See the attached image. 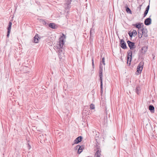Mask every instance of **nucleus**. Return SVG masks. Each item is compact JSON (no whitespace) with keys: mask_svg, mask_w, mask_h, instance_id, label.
I'll return each mask as SVG.
<instances>
[{"mask_svg":"<svg viewBox=\"0 0 157 157\" xmlns=\"http://www.w3.org/2000/svg\"><path fill=\"white\" fill-rule=\"evenodd\" d=\"M105 59L104 57H103L102 58V60L101 61V63L102 62V63L104 65H105Z\"/></svg>","mask_w":157,"mask_h":157,"instance_id":"c85d7f7f","label":"nucleus"},{"mask_svg":"<svg viewBox=\"0 0 157 157\" xmlns=\"http://www.w3.org/2000/svg\"><path fill=\"white\" fill-rule=\"evenodd\" d=\"M143 26V23H138L137 24H133V25L136 28L138 29L141 28L142 25Z\"/></svg>","mask_w":157,"mask_h":157,"instance_id":"ddd939ff","label":"nucleus"},{"mask_svg":"<svg viewBox=\"0 0 157 157\" xmlns=\"http://www.w3.org/2000/svg\"><path fill=\"white\" fill-rule=\"evenodd\" d=\"M125 7L127 13L131 14L132 13V11L128 7L127 5H126Z\"/></svg>","mask_w":157,"mask_h":157,"instance_id":"a211bd4d","label":"nucleus"},{"mask_svg":"<svg viewBox=\"0 0 157 157\" xmlns=\"http://www.w3.org/2000/svg\"><path fill=\"white\" fill-rule=\"evenodd\" d=\"M82 136H79L77 137L74 141V143L72 144V145H73L75 144H77L81 142L82 140Z\"/></svg>","mask_w":157,"mask_h":157,"instance_id":"6e6552de","label":"nucleus"},{"mask_svg":"<svg viewBox=\"0 0 157 157\" xmlns=\"http://www.w3.org/2000/svg\"><path fill=\"white\" fill-rule=\"evenodd\" d=\"M144 65V62H140L138 64L137 67L136 72L138 75H139L141 73V71L143 68Z\"/></svg>","mask_w":157,"mask_h":157,"instance_id":"f03ea898","label":"nucleus"},{"mask_svg":"<svg viewBox=\"0 0 157 157\" xmlns=\"http://www.w3.org/2000/svg\"><path fill=\"white\" fill-rule=\"evenodd\" d=\"M138 37L140 38H141L142 36L143 33H138Z\"/></svg>","mask_w":157,"mask_h":157,"instance_id":"cd10ccee","label":"nucleus"},{"mask_svg":"<svg viewBox=\"0 0 157 157\" xmlns=\"http://www.w3.org/2000/svg\"><path fill=\"white\" fill-rule=\"evenodd\" d=\"M48 26L49 27L52 28L53 29H56V27L55 26V25L54 23H50L49 25Z\"/></svg>","mask_w":157,"mask_h":157,"instance_id":"aec40b11","label":"nucleus"},{"mask_svg":"<svg viewBox=\"0 0 157 157\" xmlns=\"http://www.w3.org/2000/svg\"><path fill=\"white\" fill-rule=\"evenodd\" d=\"M139 87H137L136 88V93L137 94H139Z\"/></svg>","mask_w":157,"mask_h":157,"instance_id":"a878e982","label":"nucleus"},{"mask_svg":"<svg viewBox=\"0 0 157 157\" xmlns=\"http://www.w3.org/2000/svg\"><path fill=\"white\" fill-rule=\"evenodd\" d=\"M85 148V146L83 145H81L79 147L77 151V153L78 154H80Z\"/></svg>","mask_w":157,"mask_h":157,"instance_id":"f8f14e48","label":"nucleus"},{"mask_svg":"<svg viewBox=\"0 0 157 157\" xmlns=\"http://www.w3.org/2000/svg\"><path fill=\"white\" fill-rule=\"evenodd\" d=\"M154 107L153 105H150L149 106V109L151 113H153L154 112Z\"/></svg>","mask_w":157,"mask_h":157,"instance_id":"6ab92c4d","label":"nucleus"},{"mask_svg":"<svg viewBox=\"0 0 157 157\" xmlns=\"http://www.w3.org/2000/svg\"><path fill=\"white\" fill-rule=\"evenodd\" d=\"M92 67H93V68H94V60L93 58H92Z\"/></svg>","mask_w":157,"mask_h":157,"instance_id":"7c9ffc66","label":"nucleus"},{"mask_svg":"<svg viewBox=\"0 0 157 157\" xmlns=\"http://www.w3.org/2000/svg\"><path fill=\"white\" fill-rule=\"evenodd\" d=\"M127 42L130 49L132 50L136 48V46L134 42L128 40L127 41Z\"/></svg>","mask_w":157,"mask_h":157,"instance_id":"423d86ee","label":"nucleus"},{"mask_svg":"<svg viewBox=\"0 0 157 157\" xmlns=\"http://www.w3.org/2000/svg\"><path fill=\"white\" fill-rule=\"evenodd\" d=\"M94 33V30L93 28H92L90 29V40H91L93 39V35Z\"/></svg>","mask_w":157,"mask_h":157,"instance_id":"9b49d317","label":"nucleus"},{"mask_svg":"<svg viewBox=\"0 0 157 157\" xmlns=\"http://www.w3.org/2000/svg\"><path fill=\"white\" fill-rule=\"evenodd\" d=\"M128 35L131 38H132V36H133V34L131 33V32H129L128 33Z\"/></svg>","mask_w":157,"mask_h":157,"instance_id":"c756f323","label":"nucleus"},{"mask_svg":"<svg viewBox=\"0 0 157 157\" xmlns=\"http://www.w3.org/2000/svg\"><path fill=\"white\" fill-rule=\"evenodd\" d=\"M101 151L98 150L95 154L94 157H101Z\"/></svg>","mask_w":157,"mask_h":157,"instance_id":"dca6fc26","label":"nucleus"},{"mask_svg":"<svg viewBox=\"0 0 157 157\" xmlns=\"http://www.w3.org/2000/svg\"><path fill=\"white\" fill-rule=\"evenodd\" d=\"M144 30V28H141L138 29V33H142Z\"/></svg>","mask_w":157,"mask_h":157,"instance_id":"4be33fe9","label":"nucleus"},{"mask_svg":"<svg viewBox=\"0 0 157 157\" xmlns=\"http://www.w3.org/2000/svg\"><path fill=\"white\" fill-rule=\"evenodd\" d=\"M120 46L123 49H126L127 48L126 44L123 39L120 40Z\"/></svg>","mask_w":157,"mask_h":157,"instance_id":"0eeeda50","label":"nucleus"},{"mask_svg":"<svg viewBox=\"0 0 157 157\" xmlns=\"http://www.w3.org/2000/svg\"><path fill=\"white\" fill-rule=\"evenodd\" d=\"M12 25V23L11 22L9 21L8 26L7 27V37H9L10 35V33L11 31V25Z\"/></svg>","mask_w":157,"mask_h":157,"instance_id":"9d476101","label":"nucleus"},{"mask_svg":"<svg viewBox=\"0 0 157 157\" xmlns=\"http://www.w3.org/2000/svg\"><path fill=\"white\" fill-rule=\"evenodd\" d=\"M142 6V5H140L139 7H138V8L139 9L140 11L141 10V7Z\"/></svg>","mask_w":157,"mask_h":157,"instance_id":"473e14b6","label":"nucleus"},{"mask_svg":"<svg viewBox=\"0 0 157 157\" xmlns=\"http://www.w3.org/2000/svg\"><path fill=\"white\" fill-rule=\"evenodd\" d=\"M80 146V145H77V146H76L75 148V150L78 149Z\"/></svg>","mask_w":157,"mask_h":157,"instance_id":"2f4dec72","label":"nucleus"},{"mask_svg":"<svg viewBox=\"0 0 157 157\" xmlns=\"http://www.w3.org/2000/svg\"><path fill=\"white\" fill-rule=\"evenodd\" d=\"M149 8H150V6H149V5L146 8L145 10L144 13V17H146V16L147 15V14L148 13V11L149 10Z\"/></svg>","mask_w":157,"mask_h":157,"instance_id":"4468645a","label":"nucleus"},{"mask_svg":"<svg viewBox=\"0 0 157 157\" xmlns=\"http://www.w3.org/2000/svg\"><path fill=\"white\" fill-rule=\"evenodd\" d=\"M103 67L102 65V64L101 63V62H100V65H99V69L103 70Z\"/></svg>","mask_w":157,"mask_h":157,"instance_id":"bb28decb","label":"nucleus"},{"mask_svg":"<svg viewBox=\"0 0 157 157\" xmlns=\"http://www.w3.org/2000/svg\"><path fill=\"white\" fill-rule=\"evenodd\" d=\"M151 17V16H150L149 17L145 20L144 23L145 25H148L151 24V20L150 17Z\"/></svg>","mask_w":157,"mask_h":157,"instance_id":"1a4fd4ad","label":"nucleus"},{"mask_svg":"<svg viewBox=\"0 0 157 157\" xmlns=\"http://www.w3.org/2000/svg\"><path fill=\"white\" fill-rule=\"evenodd\" d=\"M39 36L37 34H36L34 37V42L35 43H38V40H39Z\"/></svg>","mask_w":157,"mask_h":157,"instance_id":"2eb2a0df","label":"nucleus"},{"mask_svg":"<svg viewBox=\"0 0 157 157\" xmlns=\"http://www.w3.org/2000/svg\"><path fill=\"white\" fill-rule=\"evenodd\" d=\"M131 33L133 34V36L134 37L137 34L136 31L135 30H133L132 32H131Z\"/></svg>","mask_w":157,"mask_h":157,"instance_id":"5701e85b","label":"nucleus"},{"mask_svg":"<svg viewBox=\"0 0 157 157\" xmlns=\"http://www.w3.org/2000/svg\"><path fill=\"white\" fill-rule=\"evenodd\" d=\"M127 57V64L130 66L131 64V63L132 60V51L129 50L128 52Z\"/></svg>","mask_w":157,"mask_h":157,"instance_id":"7ed1b4c3","label":"nucleus"},{"mask_svg":"<svg viewBox=\"0 0 157 157\" xmlns=\"http://www.w3.org/2000/svg\"><path fill=\"white\" fill-rule=\"evenodd\" d=\"M102 71L103 70H99V76L100 80V87L101 89V92H103V82H102Z\"/></svg>","mask_w":157,"mask_h":157,"instance_id":"20e7f679","label":"nucleus"},{"mask_svg":"<svg viewBox=\"0 0 157 157\" xmlns=\"http://www.w3.org/2000/svg\"><path fill=\"white\" fill-rule=\"evenodd\" d=\"M90 108L91 109H95L94 105L93 104H91L90 105Z\"/></svg>","mask_w":157,"mask_h":157,"instance_id":"393cba45","label":"nucleus"},{"mask_svg":"<svg viewBox=\"0 0 157 157\" xmlns=\"http://www.w3.org/2000/svg\"><path fill=\"white\" fill-rule=\"evenodd\" d=\"M147 29H145V30H144L143 33H143V36L145 37H147V36H148V35H147Z\"/></svg>","mask_w":157,"mask_h":157,"instance_id":"412c9836","label":"nucleus"},{"mask_svg":"<svg viewBox=\"0 0 157 157\" xmlns=\"http://www.w3.org/2000/svg\"><path fill=\"white\" fill-rule=\"evenodd\" d=\"M40 21L41 23L43 24L44 25H45L46 24V21L43 19H40Z\"/></svg>","mask_w":157,"mask_h":157,"instance_id":"b1692460","label":"nucleus"},{"mask_svg":"<svg viewBox=\"0 0 157 157\" xmlns=\"http://www.w3.org/2000/svg\"><path fill=\"white\" fill-rule=\"evenodd\" d=\"M28 145L29 147V149L31 147V146L28 143Z\"/></svg>","mask_w":157,"mask_h":157,"instance_id":"72a5a7b5","label":"nucleus"},{"mask_svg":"<svg viewBox=\"0 0 157 157\" xmlns=\"http://www.w3.org/2000/svg\"><path fill=\"white\" fill-rule=\"evenodd\" d=\"M71 0H65L64 3V6L66 10H69L71 7Z\"/></svg>","mask_w":157,"mask_h":157,"instance_id":"39448f33","label":"nucleus"},{"mask_svg":"<svg viewBox=\"0 0 157 157\" xmlns=\"http://www.w3.org/2000/svg\"><path fill=\"white\" fill-rule=\"evenodd\" d=\"M147 47L146 46H144L142 48L141 50L142 51L141 52V53L142 54L145 53L147 50Z\"/></svg>","mask_w":157,"mask_h":157,"instance_id":"f3484780","label":"nucleus"},{"mask_svg":"<svg viewBox=\"0 0 157 157\" xmlns=\"http://www.w3.org/2000/svg\"><path fill=\"white\" fill-rule=\"evenodd\" d=\"M63 36H61L59 38V44L54 46L55 49L57 50V52L58 53V55L59 58L61 57L60 55L63 54V47L64 45V39L65 38V36L63 34H62Z\"/></svg>","mask_w":157,"mask_h":157,"instance_id":"f257e3e1","label":"nucleus"}]
</instances>
